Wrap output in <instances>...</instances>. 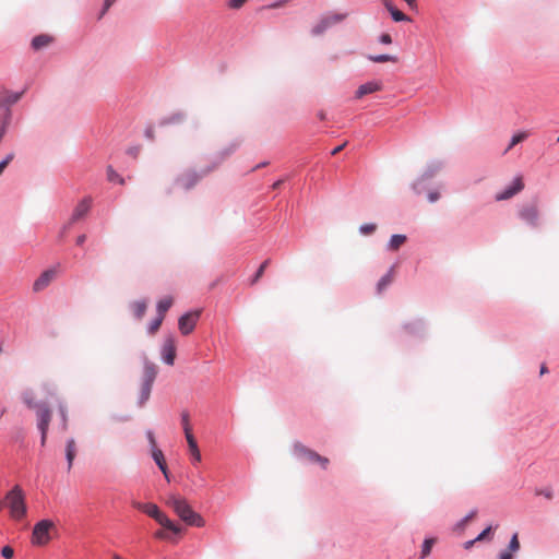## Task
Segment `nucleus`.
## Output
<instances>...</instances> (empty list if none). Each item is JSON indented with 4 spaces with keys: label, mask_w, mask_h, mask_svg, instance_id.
Instances as JSON below:
<instances>
[{
    "label": "nucleus",
    "mask_w": 559,
    "mask_h": 559,
    "mask_svg": "<svg viewBox=\"0 0 559 559\" xmlns=\"http://www.w3.org/2000/svg\"><path fill=\"white\" fill-rule=\"evenodd\" d=\"M22 400L29 409H34L36 412L37 427L41 435L40 443L41 445H45L49 425L52 417V412L47 404L35 402L32 392H24L22 395Z\"/></svg>",
    "instance_id": "1"
},
{
    "label": "nucleus",
    "mask_w": 559,
    "mask_h": 559,
    "mask_svg": "<svg viewBox=\"0 0 559 559\" xmlns=\"http://www.w3.org/2000/svg\"><path fill=\"white\" fill-rule=\"evenodd\" d=\"M166 504L171 508L186 524L197 527L204 526L205 522L203 518L192 510L185 498L171 495L167 498Z\"/></svg>",
    "instance_id": "2"
},
{
    "label": "nucleus",
    "mask_w": 559,
    "mask_h": 559,
    "mask_svg": "<svg viewBox=\"0 0 559 559\" xmlns=\"http://www.w3.org/2000/svg\"><path fill=\"white\" fill-rule=\"evenodd\" d=\"M5 503L10 509V515L12 519L19 521L23 519L26 514V504L23 490L20 486H14L7 495H5Z\"/></svg>",
    "instance_id": "3"
},
{
    "label": "nucleus",
    "mask_w": 559,
    "mask_h": 559,
    "mask_svg": "<svg viewBox=\"0 0 559 559\" xmlns=\"http://www.w3.org/2000/svg\"><path fill=\"white\" fill-rule=\"evenodd\" d=\"M157 376V367L155 364L145 360L143 374L141 378V388L138 404L142 407L150 399L153 383Z\"/></svg>",
    "instance_id": "4"
},
{
    "label": "nucleus",
    "mask_w": 559,
    "mask_h": 559,
    "mask_svg": "<svg viewBox=\"0 0 559 559\" xmlns=\"http://www.w3.org/2000/svg\"><path fill=\"white\" fill-rule=\"evenodd\" d=\"M133 506L146 513L148 516L153 518L156 522H158L165 528L174 532L175 534L180 533L181 528L174 524L165 513H163L159 508L154 503H141L134 502Z\"/></svg>",
    "instance_id": "5"
},
{
    "label": "nucleus",
    "mask_w": 559,
    "mask_h": 559,
    "mask_svg": "<svg viewBox=\"0 0 559 559\" xmlns=\"http://www.w3.org/2000/svg\"><path fill=\"white\" fill-rule=\"evenodd\" d=\"M55 528V524L50 520L39 521L33 530L32 543L37 546H44L51 539L50 532Z\"/></svg>",
    "instance_id": "6"
},
{
    "label": "nucleus",
    "mask_w": 559,
    "mask_h": 559,
    "mask_svg": "<svg viewBox=\"0 0 559 559\" xmlns=\"http://www.w3.org/2000/svg\"><path fill=\"white\" fill-rule=\"evenodd\" d=\"M294 452H295V454H297L300 457H304L312 463L320 464L323 469L328 468V465H329L328 457L321 456L320 454H318L313 450L305 447L300 442H296L294 444Z\"/></svg>",
    "instance_id": "7"
},
{
    "label": "nucleus",
    "mask_w": 559,
    "mask_h": 559,
    "mask_svg": "<svg viewBox=\"0 0 559 559\" xmlns=\"http://www.w3.org/2000/svg\"><path fill=\"white\" fill-rule=\"evenodd\" d=\"M519 216L528 225L536 227L538 225L539 210L536 201L523 204L519 210Z\"/></svg>",
    "instance_id": "8"
},
{
    "label": "nucleus",
    "mask_w": 559,
    "mask_h": 559,
    "mask_svg": "<svg viewBox=\"0 0 559 559\" xmlns=\"http://www.w3.org/2000/svg\"><path fill=\"white\" fill-rule=\"evenodd\" d=\"M200 314L201 310H194L187 312L179 318L178 326L183 335H188L194 330Z\"/></svg>",
    "instance_id": "9"
},
{
    "label": "nucleus",
    "mask_w": 559,
    "mask_h": 559,
    "mask_svg": "<svg viewBox=\"0 0 559 559\" xmlns=\"http://www.w3.org/2000/svg\"><path fill=\"white\" fill-rule=\"evenodd\" d=\"M162 358L167 365H174L176 359V341L174 336H167L164 341L162 347Z\"/></svg>",
    "instance_id": "10"
},
{
    "label": "nucleus",
    "mask_w": 559,
    "mask_h": 559,
    "mask_svg": "<svg viewBox=\"0 0 559 559\" xmlns=\"http://www.w3.org/2000/svg\"><path fill=\"white\" fill-rule=\"evenodd\" d=\"M523 188H524V183H523L522 177L519 176L513 180L512 185L509 188L497 193L495 199H496V201H503V200L511 199L513 195H515L516 193L522 191Z\"/></svg>",
    "instance_id": "11"
},
{
    "label": "nucleus",
    "mask_w": 559,
    "mask_h": 559,
    "mask_svg": "<svg viewBox=\"0 0 559 559\" xmlns=\"http://www.w3.org/2000/svg\"><path fill=\"white\" fill-rule=\"evenodd\" d=\"M201 176L199 174H197L193 170H189L177 178V183L181 188L189 190L192 189L199 182Z\"/></svg>",
    "instance_id": "12"
},
{
    "label": "nucleus",
    "mask_w": 559,
    "mask_h": 559,
    "mask_svg": "<svg viewBox=\"0 0 559 559\" xmlns=\"http://www.w3.org/2000/svg\"><path fill=\"white\" fill-rule=\"evenodd\" d=\"M91 205L92 199L90 197L84 198L74 209L70 223H74L83 218L88 213Z\"/></svg>",
    "instance_id": "13"
},
{
    "label": "nucleus",
    "mask_w": 559,
    "mask_h": 559,
    "mask_svg": "<svg viewBox=\"0 0 559 559\" xmlns=\"http://www.w3.org/2000/svg\"><path fill=\"white\" fill-rule=\"evenodd\" d=\"M382 90V84L377 81L367 82L358 87L356 91V97L361 98L367 94H371Z\"/></svg>",
    "instance_id": "14"
},
{
    "label": "nucleus",
    "mask_w": 559,
    "mask_h": 559,
    "mask_svg": "<svg viewBox=\"0 0 559 559\" xmlns=\"http://www.w3.org/2000/svg\"><path fill=\"white\" fill-rule=\"evenodd\" d=\"M53 277H55V271L48 270V271L44 272L34 282L33 289L35 292H39V290L44 289L45 287H47L49 285V283L52 281Z\"/></svg>",
    "instance_id": "15"
},
{
    "label": "nucleus",
    "mask_w": 559,
    "mask_h": 559,
    "mask_svg": "<svg viewBox=\"0 0 559 559\" xmlns=\"http://www.w3.org/2000/svg\"><path fill=\"white\" fill-rule=\"evenodd\" d=\"M21 97V94L17 93H11L9 91H2L0 92V107H4L2 112L8 109V106L16 103Z\"/></svg>",
    "instance_id": "16"
},
{
    "label": "nucleus",
    "mask_w": 559,
    "mask_h": 559,
    "mask_svg": "<svg viewBox=\"0 0 559 559\" xmlns=\"http://www.w3.org/2000/svg\"><path fill=\"white\" fill-rule=\"evenodd\" d=\"M75 455H76V444H75V441H74V439H69L67 441V447H66V456H67V461H68V469L69 471L72 467V464H73V461L75 459Z\"/></svg>",
    "instance_id": "17"
},
{
    "label": "nucleus",
    "mask_w": 559,
    "mask_h": 559,
    "mask_svg": "<svg viewBox=\"0 0 559 559\" xmlns=\"http://www.w3.org/2000/svg\"><path fill=\"white\" fill-rule=\"evenodd\" d=\"M394 267H391L389 272L380 278L377 284V290L381 294L393 281H394Z\"/></svg>",
    "instance_id": "18"
},
{
    "label": "nucleus",
    "mask_w": 559,
    "mask_h": 559,
    "mask_svg": "<svg viewBox=\"0 0 559 559\" xmlns=\"http://www.w3.org/2000/svg\"><path fill=\"white\" fill-rule=\"evenodd\" d=\"M51 41H52V37L51 36L41 34V35H38V36L33 38L32 47L35 50H39V49H43V48L47 47Z\"/></svg>",
    "instance_id": "19"
},
{
    "label": "nucleus",
    "mask_w": 559,
    "mask_h": 559,
    "mask_svg": "<svg viewBox=\"0 0 559 559\" xmlns=\"http://www.w3.org/2000/svg\"><path fill=\"white\" fill-rule=\"evenodd\" d=\"M131 307H132L134 317L138 320H141L146 312L147 304L145 300H139V301H134Z\"/></svg>",
    "instance_id": "20"
},
{
    "label": "nucleus",
    "mask_w": 559,
    "mask_h": 559,
    "mask_svg": "<svg viewBox=\"0 0 559 559\" xmlns=\"http://www.w3.org/2000/svg\"><path fill=\"white\" fill-rule=\"evenodd\" d=\"M58 403V411L62 420V430L66 431L68 429V407L67 404L60 400H56Z\"/></svg>",
    "instance_id": "21"
},
{
    "label": "nucleus",
    "mask_w": 559,
    "mask_h": 559,
    "mask_svg": "<svg viewBox=\"0 0 559 559\" xmlns=\"http://www.w3.org/2000/svg\"><path fill=\"white\" fill-rule=\"evenodd\" d=\"M173 305V298L171 297H165L160 299L157 304V312L158 316L162 318H165L166 312L169 310V308Z\"/></svg>",
    "instance_id": "22"
},
{
    "label": "nucleus",
    "mask_w": 559,
    "mask_h": 559,
    "mask_svg": "<svg viewBox=\"0 0 559 559\" xmlns=\"http://www.w3.org/2000/svg\"><path fill=\"white\" fill-rule=\"evenodd\" d=\"M348 16V13H329L323 16L329 26L343 22Z\"/></svg>",
    "instance_id": "23"
},
{
    "label": "nucleus",
    "mask_w": 559,
    "mask_h": 559,
    "mask_svg": "<svg viewBox=\"0 0 559 559\" xmlns=\"http://www.w3.org/2000/svg\"><path fill=\"white\" fill-rule=\"evenodd\" d=\"M406 241V236L404 235H393L389 242V249L392 251H396Z\"/></svg>",
    "instance_id": "24"
},
{
    "label": "nucleus",
    "mask_w": 559,
    "mask_h": 559,
    "mask_svg": "<svg viewBox=\"0 0 559 559\" xmlns=\"http://www.w3.org/2000/svg\"><path fill=\"white\" fill-rule=\"evenodd\" d=\"M329 24L326 23V21L323 19V16L317 22V24L312 27L311 29V33L312 35L314 36H319L321 34H323L328 28H329Z\"/></svg>",
    "instance_id": "25"
},
{
    "label": "nucleus",
    "mask_w": 559,
    "mask_h": 559,
    "mask_svg": "<svg viewBox=\"0 0 559 559\" xmlns=\"http://www.w3.org/2000/svg\"><path fill=\"white\" fill-rule=\"evenodd\" d=\"M107 179L111 182L116 181L119 185H124V179L111 167H107Z\"/></svg>",
    "instance_id": "26"
},
{
    "label": "nucleus",
    "mask_w": 559,
    "mask_h": 559,
    "mask_svg": "<svg viewBox=\"0 0 559 559\" xmlns=\"http://www.w3.org/2000/svg\"><path fill=\"white\" fill-rule=\"evenodd\" d=\"M528 136V133L527 132H519L516 134H514L511 139V143L510 145L508 146V148L506 150V152H508L509 150H511L514 145L523 142L526 138Z\"/></svg>",
    "instance_id": "27"
},
{
    "label": "nucleus",
    "mask_w": 559,
    "mask_h": 559,
    "mask_svg": "<svg viewBox=\"0 0 559 559\" xmlns=\"http://www.w3.org/2000/svg\"><path fill=\"white\" fill-rule=\"evenodd\" d=\"M270 263V260H265L261 265L260 267L258 269L257 273L254 274V276L252 277V280L250 281V285H254L259 282V280L263 276L264 274V271L266 269V266L269 265Z\"/></svg>",
    "instance_id": "28"
},
{
    "label": "nucleus",
    "mask_w": 559,
    "mask_h": 559,
    "mask_svg": "<svg viewBox=\"0 0 559 559\" xmlns=\"http://www.w3.org/2000/svg\"><path fill=\"white\" fill-rule=\"evenodd\" d=\"M520 547H521V545H520V540H519V535H518V533H514L513 536L511 537V540L508 545L507 550L515 554L520 550Z\"/></svg>",
    "instance_id": "29"
},
{
    "label": "nucleus",
    "mask_w": 559,
    "mask_h": 559,
    "mask_svg": "<svg viewBox=\"0 0 559 559\" xmlns=\"http://www.w3.org/2000/svg\"><path fill=\"white\" fill-rule=\"evenodd\" d=\"M369 59L373 62H396L397 58L390 55H378V56H370Z\"/></svg>",
    "instance_id": "30"
},
{
    "label": "nucleus",
    "mask_w": 559,
    "mask_h": 559,
    "mask_svg": "<svg viewBox=\"0 0 559 559\" xmlns=\"http://www.w3.org/2000/svg\"><path fill=\"white\" fill-rule=\"evenodd\" d=\"M152 456H153V460L155 461V463L157 464V466L159 464H164V462H166L162 450H159L158 448L152 449Z\"/></svg>",
    "instance_id": "31"
},
{
    "label": "nucleus",
    "mask_w": 559,
    "mask_h": 559,
    "mask_svg": "<svg viewBox=\"0 0 559 559\" xmlns=\"http://www.w3.org/2000/svg\"><path fill=\"white\" fill-rule=\"evenodd\" d=\"M163 320H164V318H162L159 316L155 320H153L148 326V333L155 334L159 330V328L163 323Z\"/></svg>",
    "instance_id": "32"
},
{
    "label": "nucleus",
    "mask_w": 559,
    "mask_h": 559,
    "mask_svg": "<svg viewBox=\"0 0 559 559\" xmlns=\"http://www.w3.org/2000/svg\"><path fill=\"white\" fill-rule=\"evenodd\" d=\"M433 543H435V539H432V538L426 539L424 542L423 549H421V558H425L430 554Z\"/></svg>",
    "instance_id": "33"
},
{
    "label": "nucleus",
    "mask_w": 559,
    "mask_h": 559,
    "mask_svg": "<svg viewBox=\"0 0 559 559\" xmlns=\"http://www.w3.org/2000/svg\"><path fill=\"white\" fill-rule=\"evenodd\" d=\"M390 13L395 22L408 21V17L396 8H394Z\"/></svg>",
    "instance_id": "34"
},
{
    "label": "nucleus",
    "mask_w": 559,
    "mask_h": 559,
    "mask_svg": "<svg viewBox=\"0 0 559 559\" xmlns=\"http://www.w3.org/2000/svg\"><path fill=\"white\" fill-rule=\"evenodd\" d=\"M377 225L373 223L364 224L360 226L359 230L364 235H371L376 231Z\"/></svg>",
    "instance_id": "35"
},
{
    "label": "nucleus",
    "mask_w": 559,
    "mask_h": 559,
    "mask_svg": "<svg viewBox=\"0 0 559 559\" xmlns=\"http://www.w3.org/2000/svg\"><path fill=\"white\" fill-rule=\"evenodd\" d=\"M537 496H544L546 499L551 500L554 498V490L551 487L537 489L535 492Z\"/></svg>",
    "instance_id": "36"
},
{
    "label": "nucleus",
    "mask_w": 559,
    "mask_h": 559,
    "mask_svg": "<svg viewBox=\"0 0 559 559\" xmlns=\"http://www.w3.org/2000/svg\"><path fill=\"white\" fill-rule=\"evenodd\" d=\"M189 451H190V454H191V456L193 459V462L194 463H200L201 462V452L199 450L198 444L194 445V447L189 448Z\"/></svg>",
    "instance_id": "37"
},
{
    "label": "nucleus",
    "mask_w": 559,
    "mask_h": 559,
    "mask_svg": "<svg viewBox=\"0 0 559 559\" xmlns=\"http://www.w3.org/2000/svg\"><path fill=\"white\" fill-rule=\"evenodd\" d=\"M13 158H14V153H10L5 156V158L3 160L0 162V176L2 175V173L4 171L7 166L13 160Z\"/></svg>",
    "instance_id": "38"
},
{
    "label": "nucleus",
    "mask_w": 559,
    "mask_h": 559,
    "mask_svg": "<svg viewBox=\"0 0 559 559\" xmlns=\"http://www.w3.org/2000/svg\"><path fill=\"white\" fill-rule=\"evenodd\" d=\"M181 424H182L185 432L191 430L189 414L187 412H183L181 414Z\"/></svg>",
    "instance_id": "39"
},
{
    "label": "nucleus",
    "mask_w": 559,
    "mask_h": 559,
    "mask_svg": "<svg viewBox=\"0 0 559 559\" xmlns=\"http://www.w3.org/2000/svg\"><path fill=\"white\" fill-rule=\"evenodd\" d=\"M491 530L492 527L491 526H488L487 528H485L476 538L475 540H478V542H481V540H485V539H490L489 535L491 533Z\"/></svg>",
    "instance_id": "40"
},
{
    "label": "nucleus",
    "mask_w": 559,
    "mask_h": 559,
    "mask_svg": "<svg viewBox=\"0 0 559 559\" xmlns=\"http://www.w3.org/2000/svg\"><path fill=\"white\" fill-rule=\"evenodd\" d=\"M1 555L5 558V559H11L14 555V550L13 548H11L10 546H4L1 550Z\"/></svg>",
    "instance_id": "41"
},
{
    "label": "nucleus",
    "mask_w": 559,
    "mask_h": 559,
    "mask_svg": "<svg viewBox=\"0 0 559 559\" xmlns=\"http://www.w3.org/2000/svg\"><path fill=\"white\" fill-rule=\"evenodd\" d=\"M185 435H186V439H187L189 448L194 447V445L198 444L195 439H194V437H193V435H192L191 430L190 431H186Z\"/></svg>",
    "instance_id": "42"
},
{
    "label": "nucleus",
    "mask_w": 559,
    "mask_h": 559,
    "mask_svg": "<svg viewBox=\"0 0 559 559\" xmlns=\"http://www.w3.org/2000/svg\"><path fill=\"white\" fill-rule=\"evenodd\" d=\"M246 3V0H229L228 5L231 9H239Z\"/></svg>",
    "instance_id": "43"
},
{
    "label": "nucleus",
    "mask_w": 559,
    "mask_h": 559,
    "mask_svg": "<svg viewBox=\"0 0 559 559\" xmlns=\"http://www.w3.org/2000/svg\"><path fill=\"white\" fill-rule=\"evenodd\" d=\"M477 514L476 510L471 511L461 522V525H465L468 521L473 520Z\"/></svg>",
    "instance_id": "44"
},
{
    "label": "nucleus",
    "mask_w": 559,
    "mask_h": 559,
    "mask_svg": "<svg viewBox=\"0 0 559 559\" xmlns=\"http://www.w3.org/2000/svg\"><path fill=\"white\" fill-rule=\"evenodd\" d=\"M146 437H147V440H148V442H150V444H151L152 449L157 448V447H156V440H155L154 433H153L151 430H148V431L146 432Z\"/></svg>",
    "instance_id": "45"
},
{
    "label": "nucleus",
    "mask_w": 559,
    "mask_h": 559,
    "mask_svg": "<svg viewBox=\"0 0 559 559\" xmlns=\"http://www.w3.org/2000/svg\"><path fill=\"white\" fill-rule=\"evenodd\" d=\"M380 41H381L382 44L389 45V44H391V43H392V37H391V35H390V34L384 33V34H382V35L380 36Z\"/></svg>",
    "instance_id": "46"
},
{
    "label": "nucleus",
    "mask_w": 559,
    "mask_h": 559,
    "mask_svg": "<svg viewBox=\"0 0 559 559\" xmlns=\"http://www.w3.org/2000/svg\"><path fill=\"white\" fill-rule=\"evenodd\" d=\"M499 559H513V552L506 549L500 552Z\"/></svg>",
    "instance_id": "47"
},
{
    "label": "nucleus",
    "mask_w": 559,
    "mask_h": 559,
    "mask_svg": "<svg viewBox=\"0 0 559 559\" xmlns=\"http://www.w3.org/2000/svg\"><path fill=\"white\" fill-rule=\"evenodd\" d=\"M439 198H440V194H439V192H437V191L430 192V193L428 194V200H429L430 202H436Z\"/></svg>",
    "instance_id": "48"
},
{
    "label": "nucleus",
    "mask_w": 559,
    "mask_h": 559,
    "mask_svg": "<svg viewBox=\"0 0 559 559\" xmlns=\"http://www.w3.org/2000/svg\"><path fill=\"white\" fill-rule=\"evenodd\" d=\"M117 0H105L104 10L100 16L116 2Z\"/></svg>",
    "instance_id": "49"
},
{
    "label": "nucleus",
    "mask_w": 559,
    "mask_h": 559,
    "mask_svg": "<svg viewBox=\"0 0 559 559\" xmlns=\"http://www.w3.org/2000/svg\"><path fill=\"white\" fill-rule=\"evenodd\" d=\"M347 142H344L343 144L336 146L332 152L331 154L332 155H336L338 154L341 151H343V148L346 146Z\"/></svg>",
    "instance_id": "50"
},
{
    "label": "nucleus",
    "mask_w": 559,
    "mask_h": 559,
    "mask_svg": "<svg viewBox=\"0 0 559 559\" xmlns=\"http://www.w3.org/2000/svg\"><path fill=\"white\" fill-rule=\"evenodd\" d=\"M155 537L159 538V539H165V538H167V535H166V533L164 531H157L155 533Z\"/></svg>",
    "instance_id": "51"
},
{
    "label": "nucleus",
    "mask_w": 559,
    "mask_h": 559,
    "mask_svg": "<svg viewBox=\"0 0 559 559\" xmlns=\"http://www.w3.org/2000/svg\"><path fill=\"white\" fill-rule=\"evenodd\" d=\"M85 239H86V236H85V235H80V236L76 238V243H78L79 246H81V245H83V243H84Z\"/></svg>",
    "instance_id": "52"
},
{
    "label": "nucleus",
    "mask_w": 559,
    "mask_h": 559,
    "mask_svg": "<svg viewBox=\"0 0 559 559\" xmlns=\"http://www.w3.org/2000/svg\"><path fill=\"white\" fill-rule=\"evenodd\" d=\"M383 3L385 8L389 10V12H391L394 9L393 4L389 0H383Z\"/></svg>",
    "instance_id": "53"
},
{
    "label": "nucleus",
    "mask_w": 559,
    "mask_h": 559,
    "mask_svg": "<svg viewBox=\"0 0 559 559\" xmlns=\"http://www.w3.org/2000/svg\"><path fill=\"white\" fill-rule=\"evenodd\" d=\"M158 467H159V469L162 471L163 474L168 473V468H167L166 462H164V464H159Z\"/></svg>",
    "instance_id": "54"
},
{
    "label": "nucleus",
    "mask_w": 559,
    "mask_h": 559,
    "mask_svg": "<svg viewBox=\"0 0 559 559\" xmlns=\"http://www.w3.org/2000/svg\"><path fill=\"white\" fill-rule=\"evenodd\" d=\"M158 467H159V469L162 471L163 474L168 473V468H167L166 462H164V464H159Z\"/></svg>",
    "instance_id": "55"
},
{
    "label": "nucleus",
    "mask_w": 559,
    "mask_h": 559,
    "mask_svg": "<svg viewBox=\"0 0 559 559\" xmlns=\"http://www.w3.org/2000/svg\"><path fill=\"white\" fill-rule=\"evenodd\" d=\"M158 467H159V469L162 471L163 474L168 473V468H167L166 462H164V464H159Z\"/></svg>",
    "instance_id": "56"
},
{
    "label": "nucleus",
    "mask_w": 559,
    "mask_h": 559,
    "mask_svg": "<svg viewBox=\"0 0 559 559\" xmlns=\"http://www.w3.org/2000/svg\"><path fill=\"white\" fill-rule=\"evenodd\" d=\"M477 542H478V540H475V539L466 542V543L464 544L465 549H469V548H471L475 543H477Z\"/></svg>",
    "instance_id": "57"
},
{
    "label": "nucleus",
    "mask_w": 559,
    "mask_h": 559,
    "mask_svg": "<svg viewBox=\"0 0 559 559\" xmlns=\"http://www.w3.org/2000/svg\"><path fill=\"white\" fill-rule=\"evenodd\" d=\"M283 182H284V180H283V179H280V180H277V181H275V182L273 183L272 188H273V189H278V188L282 186V183H283Z\"/></svg>",
    "instance_id": "58"
},
{
    "label": "nucleus",
    "mask_w": 559,
    "mask_h": 559,
    "mask_svg": "<svg viewBox=\"0 0 559 559\" xmlns=\"http://www.w3.org/2000/svg\"><path fill=\"white\" fill-rule=\"evenodd\" d=\"M405 2L409 5V7H414L416 4V0H405Z\"/></svg>",
    "instance_id": "59"
},
{
    "label": "nucleus",
    "mask_w": 559,
    "mask_h": 559,
    "mask_svg": "<svg viewBox=\"0 0 559 559\" xmlns=\"http://www.w3.org/2000/svg\"><path fill=\"white\" fill-rule=\"evenodd\" d=\"M129 153L135 157L138 155V150H130Z\"/></svg>",
    "instance_id": "60"
},
{
    "label": "nucleus",
    "mask_w": 559,
    "mask_h": 559,
    "mask_svg": "<svg viewBox=\"0 0 559 559\" xmlns=\"http://www.w3.org/2000/svg\"><path fill=\"white\" fill-rule=\"evenodd\" d=\"M112 559H123L120 555L118 554H112L111 556Z\"/></svg>",
    "instance_id": "61"
},
{
    "label": "nucleus",
    "mask_w": 559,
    "mask_h": 559,
    "mask_svg": "<svg viewBox=\"0 0 559 559\" xmlns=\"http://www.w3.org/2000/svg\"><path fill=\"white\" fill-rule=\"evenodd\" d=\"M547 372V368L545 366H542L540 368V373L544 374Z\"/></svg>",
    "instance_id": "62"
},
{
    "label": "nucleus",
    "mask_w": 559,
    "mask_h": 559,
    "mask_svg": "<svg viewBox=\"0 0 559 559\" xmlns=\"http://www.w3.org/2000/svg\"><path fill=\"white\" fill-rule=\"evenodd\" d=\"M164 476H165V478L167 479V481H169V480H170V478H169V473L164 474Z\"/></svg>",
    "instance_id": "63"
},
{
    "label": "nucleus",
    "mask_w": 559,
    "mask_h": 559,
    "mask_svg": "<svg viewBox=\"0 0 559 559\" xmlns=\"http://www.w3.org/2000/svg\"><path fill=\"white\" fill-rule=\"evenodd\" d=\"M324 118H325L324 114H323V112H321V114H320V119H324Z\"/></svg>",
    "instance_id": "64"
}]
</instances>
